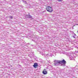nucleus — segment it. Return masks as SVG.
I'll return each mask as SVG.
<instances>
[{"label": "nucleus", "instance_id": "f257e3e1", "mask_svg": "<svg viewBox=\"0 0 78 78\" xmlns=\"http://www.w3.org/2000/svg\"><path fill=\"white\" fill-rule=\"evenodd\" d=\"M46 9L47 11H48V12H53V9H52V8L50 6H47L46 7Z\"/></svg>", "mask_w": 78, "mask_h": 78}, {"label": "nucleus", "instance_id": "f03ea898", "mask_svg": "<svg viewBox=\"0 0 78 78\" xmlns=\"http://www.w3.org/2000/svg\"><path fill=\"white\" fill-rule=\"evenodd\" d=\"M61 64H66V62L64 59L60 61Z\"/></svg>", "mask_w": 78, "mask_h": 78}, {"label": "nucleus", "instance_id": "7ed1b4c3", "mask_svg": "<svg viewBox=\"0 0 78 78\" xmlns=\"http://www.w3.org/2000/svg\"><path fill=\"white\" fill-rule=\"evenodd\" d=\"M33 67H34L35 69L37 68L38 67V65L37 63H34V65H33Z\"/></svg>", "mask_w": 78, "mask_h": 78}, {"label": "nucleus", "instance_id": "20e7f679", "mask_svg": "<svg viewBox=\"0 0 78 78\" xmlns=\"http://www.w3.org/2000/svg\"><path fill=\"white\" fill-rule=\"evenodd\" d=\"M42 73L44 75H46V74L47 73V71L46 69H44L42 72Z\"/></svg>", "mask_w": 78, "mask_h": 78}, {"label": "nucleus", "instance_id": "39448f33", "mask_svg": "<svg viewBox=\"0 0 78 78\" xmlns=\"http://www.w3.org/2000/svg\"><path fill=\"white\" fill-rule=\"evenodd\" d=\"M56 64H61V61H57Z\"/></svg>", "mask_w": 78, "mask_h": 78}, {"label": "nucleus", "instance_id": "423d86ee", "mask_svg": "<svg viewBox=\"0 0 78 78\" xmlns=\"http://www.w3.org/2000/svg\"><path fill=\"white\" fill-rule=\"evenodd\" d=\"M58 2H62V0H58Z\"/></svg>", "mask_w": 78, "mask_h": 78}, {"label": "nucleus", "instance_id": "0eeeda50", "mask_svg": "<svg viewBox=\"0 0 78 78\" xmlns=\"http://www.w3.org/2000/svg\"><path fill=\"white\" fill-rule=\"evenodd\" d=\"M54 66H56V63H54Z\"/></svg>", "mask_w": 78, "mask_h": 78}, {"label": "nucleus", "instance_id": "6e6552de", "mask_svg": "<svg viewBox=\"0 0 78 78\" xmlns=\"http://www.w3.org/2000/svg\"><path fill=\"white\" fill-rule=\"evenodd\" d=\"M10 17H11V19H12V18H13V17H12V16H10Z\"/></svg>", "mask_w": 78, "mask_h": 78}, {"label": "nucleus", "instance_id": "1a4fd4ad", "mask_svg": "<svg viewBox=\"0 0 78 78\" xmlns=\"http://www.w3.org/2000/svg\"><path fill=\"white\" fill-rule=\"evenodd\" d=\"M75 35H76V34H75Z\"/></svg>", "mask_w": 78, "mask_h": 78}, {"label": "nucleus", "instance_id": "9d476101", "mask_svg": "<svg viewBox=\"0 0 78 78\" xmlns=\"http://www.w3.org/2000/svg\"><path fill=\"white\" fill-rule=\"evenodd\" d=\"M75 35H76V34H75Z\"/></svg>", "mask_w": 78, "mask_h": 78}]
</instances>
